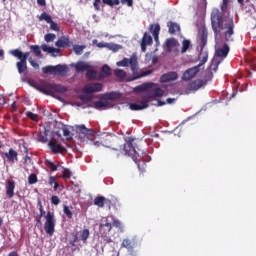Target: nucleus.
I'll return each mask as SVG.
<instances>
[{
  "label": "nucleus",
  "instance_id": "nucleus-1",
  "mask_svg": "<svg viewBox=\"0 0 256 256\" xmlns=\"http://www.w3.org/2000/svg\"><path fill=\"white\" fill-rule=\"evenodd\" d=\"M229 0H223L221 11L213 9L211 13V25L216 41H221L224 37L225 41H231V36L234 35L235 22L233 18L223 20V13H226Z\"/></svg>",
  "mask_w": 256,
  "mask_h": 256
},
{
  "label": "nucleus",
  "instance_id": "nucleus-2",
  "mask_svg": "<svg viewBox=\"0 0 256 256\" xmlns=\"http://www.w3.org/2000/svg\"><path fill=\"white\" fill-rule=\"evenodd\" d=\"M38 91L44 93V95H55V93H67V88L59 84H51L43 82L37 87Z\"/></svg>",
  "mask_w": 256,
  "mask_h": 256
},
{
  "label": "nucleus",
  "instance_id": "nucleus-3",
  "mask_svg": "<svg viewBox=\"0 0 256 256\" xmlns=\"http://www.w3.org/2000/svg\"><path fill=\"white\" fill-rule=\"evenodd\" d=\"M135 141V138L128 137L126 140V143L124 144V151L125 155H128V157H132L133 161L138 166L139 171H141V165L139 164V153L137 152V149L133 146V142Z\"/></svg>",
  "mask_w": 256,
  "mask_h": 256
},
{
  "label": "nucleus",
  "instance_id": "nucleus-4",
  "mask_svg": "<svg viewBox=\"0 0 256 256\" xmlns=\"http://www.w3.org/2000/svg\"><path fill=\"white\" fill-rule=\"evenodd\" d=\"M44 231L50 237H53L55 233V215L51 211H48L45 215Z\"/></svg>",
  "mask_w": 256,
  "mask_h": 256
},
{
  "label": "nucleus",
  "instance_id": "nucleus-5",
  "mask_svg": "<svg viewBox=\"0 0 256 256\" xmlns=\"http://www.w3.org/2000/svg\"><path fill=\"white\" fill-rule=\"evenodd\" d=\"M67 65L58 64L56 66H46L42 68L44 75H65L67 73Z\"/></svg>",
  "mask_w": 256,
  "mask_h": 256
},
{
  "label": "nucleus",
  "instance_id": "nucleus-6",
  "mask_svg": "<svg viewBox=\"0 0 256 256\" xmlns=\"http://www.w3.org/2000/svg\"><path fill=\"white\" fill-rule=\"evenodd\" d=\"M48 147L53 155H65L67 148L57 142L56 139H52L48 142Z\"/></svg>",
  "mask_w": 256,
  "mask_h": 256
},
{
  "label": "nucleus",
  "instance_id": "nucleus-7",
  "mask_svg": "<svg viewBox=\"0 0 256 256\" xmlns=\"http://www.w3.org/2000/svg\"><path fill=\"white\" fill-rule=\"evenodd\" d=\"M128 65H130L132 72L134 73L133 79H141V77H147V75H151L153 73L152 70H146L137 75V59L135 58L128 59Z\"/></svg>",
  "mask_w": 256,
  "mask_h": 256
},
{
  "label": "nucleus",
  "instance_id": "nucleus-8",
  "mask_svg": "<svg viewBox=\"0 0 256 256\" xmlns=\"http://www.w3.org/2000/svg\"><path fill=\"white\" fill-rule=\"evenodd\" d=\"M199 71H201V65L188 68L182 74V81H191V79L197 76V73H199Z\"/></svg>",
  "mask_w": 256,
  "mask_h": 256
},
{
  "label": "nucleus",
  "instance_id": "nucleus-9",
  "mask_svg": "<svg viewBox=\"0 0 256 256\" xmlns=\"http://www.w3.org/2000/svg\"><path fill=\"white\" fill-rule=\"evenodd\" d=\"M100 91H103V84L101 83H90L84 86L86 95H93V93H99Z\"/></svg>",
  "mask_w": 256,
  "mask_h": 256
},
{
  "label": "nucleus",
  "instance_id": "nucleus-10",
  "mask_svg": "<svg viewBox=\"0 0 256 256\" xmlns=\"http://www.w3.org/2000/svg\"><path fill=\"white\" fill-rule=\"evenodd\" d=\"M163 95H165V91L160 87H157L148 91L143 99H145L149 103L150 99H155L156 97H163Z\"/></svg>",
  "mask_w": 256,
  "mask_h": 256
},
{
  "label": "nucleus",
  "instance_id": "nucleus-11",
  "mask_svg": "<svg viewBox=\"0 0 256 256\" xmlns=\"http://www.w3.org/2000/svg\"><path fill=\"white\" fill-rule=\"evenodd\" d=\"M77 131L80 133V135H84L86 139H90V141H93V139H95L96 132H94L93 129H88L87 127H85V125L78 126Z\"/></svg>",
  "mask_w": 256,
  "mask_h": 256
},
{
  "label": "nucleus",
  "instance_id": "nucleus-12",
  "mask_svg": "<svg viewBox=\"0 0 256 256\" xmlns=\"http://www.w3.org/2000/svg\"><path fill=\"white\" fill-rule=\"evenodd\" d=\"M71 45H73V42H71V39H69V36H61L55 42V46L59 47L60 49H67L71 47Z\"/></svg>",
  "mask_w": 256,
  "mask_h": 256
},
{
  "label": "nucleus",
  "instance_id": "nucleus-13",
  "mask_svg": "<svg viewBox=\"0 0 256 256\" xmlns=\"http://www.w3.org/2000/svg\"><path fill=\"white\" fill-rule=\"evenodd\" d=\"M165 48L168 53H173V51H177V48L179 47V41L175 38H168L165 41Z\"/></svg>",
  "mask_w": 256,
  "mask_h": 256
},
{
  "label": "nucleus",
  "instance_id": "nucleus-14",
  "mask_svg": "<svg viewBox=\"0 0 256 256\" xmlns=\"http://www.w3.org/2000/svg\"><path fill=\"white\" fill-rule=\"evenodd\" d=\"M38 207H39L40 214L35 216V221H36L35 226L43 227V222L41 221V219H43V217H45L47 212H45V210H43V203H41V200L38 201Z\"/></svg>",
  "mask_w": 256,
  "mask_h": 256
},
{
  "label": "nucleus",
  "instance_id": "nucleus-15",
  "mask_svg": "<svg viewBox=\"0 0 256 256\" xmlns=\"http://www.w3.org/2000/svg\"><path fill=\"white\" fill-rule=\"evenodd\" d=\"M152 44H153V37H151V35L145 32L141 40L142 53H145L147 51V46Z\"/></svg>",
  "mask_w": 256,
  "mask_h": 256
},
{
  "label": "nucleus",
  "instance_id": "nucleus-16",
  "mask_svg": "<svg viewBox=\"0 0 256 256\" xmlns=\"http://www.w3.org/2000/svg\"><path fill=\"white\" fill-rule=\"evenodd\" d=\"M149 107V100L144 99L140 102V104L137 103H130L129 108L131 111H143V109H147Z\"/></svg>",
  "mask_w": 256,
  "mask_h": 256
},
{
  "label": "nucleus",
  "instance_id": "nucleus-17",
  "mask_svg": "<svg viewBox=\"0 0 256 256\" xmlns=\"http://www.w3.org/2000/svg\"><path fill=\"white\" fill-rule=\"evenodd\" d=\"M8 163H15V161H19V153L15 151V149L10 148L8 152L4 153Z\"/></svg>",
  "mask_w": 256,
  "mask_h": 256
},
{
  "label": "nucleus",
  "instance_id": "nucleus-18",
  "mask_svg": "<svg viewBox=\"0 0 256 256\" xmlns=\"http://www.w3.org/2000/svg\"><path fill=\"white\" fill-rule=\"evenodd\" d=\"M178 77L177 72H167L160 77V82L169 83V81H177Z\"/></svg>",
  "mask_w": 256,
  "mask_h": 256
},
{
  "label": "nucleus",
  "instance_id": "nucleus-19",
  "mask_svg": "<svg viewBox=\"0 0 256 256\" xmlns=\"http://www.w3.org/2000/svg\"><path fill=\"white\" fill-rule=\"evenodd\" d=\"M205 85H206L205 80L196 79L189 84L188 89L190 91H199V89H201V87H205Z\"/></svg>",
  "mask_w": 256,
  "mask_h": 256
},
{
  "label": "nucleus",
  "instance_id": "nucleus-20",
  "mask_svg": "<svg viewBox=\"0 0 256 256\" xmlns=\"http://www.w3.org/2000/svg\"><path fill=\"white\" fill-rule=\"evenodd\" d=\"M29 52H21L19 49H14L10 51V55H13V57H17L20 61L27 62V59H29Z\"/></svg>",
  "mask_w": 256,
  "mask_h": 256
},
{
  "label": "nucleus",
  "instance_id": "nucleus-21",
  "mask_svg": "<svg viewBox=\"0 0 256 256\" xmlns=\"http://www.w3.org/2000/svg\"><path fill=\"white\" fill-rule=\"evenodd\" d=\"M6 195L9 199H13L15 196V181L7 180L6 182Z\"/></svg>",
  "mask_w": 256,
  "mask_h": 256
},
{
  "label": "nucleus",
  "instance_id": "nucleus-22",
  "mask_svg": "<svg viewBox=\"0 0 256 256\" xmlns=\"http://www.w3.org/2000/svg\"><path fill=\"white\" fill-rule=\"evenodd\" d=\"M150 33H152L155 41H159V32L161 31V26L159 24H150Z\"/></svg>",
  "mask_w": 256,
  "mask_h": 256
},
{
  "label": "nucleus",
  "instance_id": "nucleus-23",
  "mask_svg": "<svg viewBox=\"0 0 256 256\" xmlns=\"http://www.w3.org/2000/svg\"><path fill=\"white\" fill-rule=\"evenodd\" d=\"M88 69H91V65H89V63L78 62L77 64H75V70L77 71V73H83L85 71H88Z\"/></svg>",
  "mask_w": 256,
  "mask_h": 256
},
{
  "label": "nucleus",
  "instance_id": "nucleus-24",
  "mask_svg": "<svg viewBox=\"0 0 256 256\" xmlns=\"http://www.w3.org/2000/svg\"><path fill=\"white\" fill-rule=\"evenodd\" d=\"M216 55L217 57H222L223 59H225V57L229 55V45L224 44L220 49L216 51Z\"/></svg>",
  "mask_w": 256,
  "mask_h": 256
},
{
  "label": "nucleus",
  "instance_id": "nucleus-25",
  "mask_svg": "<svg viewBox=\"0 0 256 256\" xmlns=\"http://www.w3.org/2000/svg\"><path fill=\"white\" fill-rule=\"evenodd\" d=\"M168 31L170 35H175V33L181 31V26L175 22H169L168 24Z\"/></svg>",
  "mask_w": 256,
  "mask_h": 256
},
{
  "label": "nucleus",
  "instance_id": "nucleus-26",
  "mask_svg": "<svg viewBox=\"0 0 256 256\" xmlns=\"http://www.w3.org/2000/svg\"><path fill=\"white\" fill-rule=\"evenodd\" d=\"M113 229V225L109 222L100 224V233L107 235Z\"/></svg>",
  "mask_w": 256,
  "mask_h": 256
},
{
  "label": "nucleus",
  "instance_id": "nucleus-27",
  "mask_svg": "<svg viewBox=\"0 0 256 256\" xmlns=\"http://www.w3.org/2000/svg\"><path fill=\"white\" fill-rule=\"evenodd\" d=\"M207 29H202L201 34H200V41H201V51L205 49V45H207Z\"/></svg>",
  "mask_w": 256,
  "mask_h": 256
},
{
  "label": "nucleus",
  "instance_id": "nucleus-28",
  "mask_svg": "<svg viewBox=\"0 0 256 256\" xmlns=\"http://www.w3.org/2000/svg\"><path fill=\"white\" fill-rule=\"evenodd\" d=\"M153 87V83H144L142 85L136 86L134 88L135 93H142V91H147V89H151Z\"/></svg>",
  "mask_w": 256,
  "mask_h": 256
},
{
  "label": "nucleus",
  "instance_id": "nucleus-29",
  "mask_svg": "<svg viewBox=\"0 0 256 256\" xmlns=\"http://www.w3.org/2000/svg\"><path fill=\"white\" fill-rule=\"evenodd\" d=\"M16 67L18 69V73H25V71H27V62L20 60L16 63Z\"/></svg>",
  "mask_w": 256,
  "mask_h": 256
},
{
  "label": "nucleus",
  "instance_id": "nucleus-30",
  "mask_svg": "<svg viewBox=\"0 0 256 256\" xmlns=\"http://www.w3.org/2000/svg\"><path fill=\"white\" fill-rule=\"evenodd\" d=\"M105 197L104 196H97L95 199H94V205H96V207H100V208H103L105 207Z\"/></svg>",
  "mask_w": 256,
  "mask_h": 256
},
{
  "label": "nucleus",
  "instance_id": "nucleus-31",
  "mask_svg": "<svg viewBox=\"0 0 256 256\" xmlns=\"http://www.w3.org/2000/svg\"><path fill=\"white\" fill-rule=\"evenodd\" d=\"M41 49L44 53H59V49L47 46V44H42Z\"/></svg>",
  "mask_w": 256,
  "mask_h": 256
},
{
  "label": "nucleus",
  "instance_id": "nucleus-32",
  "mask_svg": "<svg viewBox=\"0 0 256 256\" xmlns=\"http://www.w3.org/2000/svg\"><path fill=\"white\" fill-rule=\"evenodd\" d=\"M86 79H88V81H95V79H97V71L88 69L86 72Z\"/></svg>",
  "mask_w": 256,
  "mask_h": 256
},
{
  "label": "nucleus",
  "instance_id": "nucleus-33",
  "mask_svg": "<svg viewBox=\"0 0 256 256\" xmlns=\"http://www.w3.org/2000/svg\"><path fill=\"white\" fill-rule=\"evenodd\" d=\"M87 49L86 45H73V51L75 53V55H83V50Z\"/></svg>",
  "mask_w": 256,
  "mask_h": 256
},
{
  "label": "nucleus",
  "instance_id": "nucleus-34",
  "mask_svg": "<svg viewBox=\"0 0 256 256\" xmlns=\"http://www.w3.org/2000/svg\"><path fill=\"white\" fill-rule=\"evenodd\" d=\"M114 75L120 79V81H123V79H125L127 77V72H125V70L122 69H116L114 70Z\"/></svg>",
  "mask_w": 256,
  "mask_h": 256
},
{
  "label": "nucleus",
  "instance_id": "nucleus-35",
  "mask_svg": "<svg viewBox=\"0 0 256 256\" xmlns=\"http://www.w3.org/2000/svg\"><path fill=\"white\" fill-rule=\"evenodd\" d=\"M89 229H84L80 231V240L83 241V243H87V239H89Z\"/></svg>",
  "mask_w": 256,
  "mask_h": 256
},
{
  "label": "nucleus",
  "instance_id": "nucleus-36",
  "mask_svg": "<svg viewBox=\"0 0 256 256\" xmlns=\"http://www.w3.org/2000/svg\"><path fill=\"white\" fill-rule=\"evenodd\" d=\"M121 247L128 249V251H133V242L129 239H124L122 241Z\"/></svg>",
  "mask_w": 256,
  "mask_h": 256
},
{
  "label": "nucleus",
  "instance_id": "nucleus-37",
  "mask_svg": "<svg viewBox=\"0 0 256 256\" xmlns=\"http://www.w3.org/2000/svg\"><path fill=\"white\" fill-rule=\"evenodd\" d=\"M207 59H209V54H207V52H201L200 63L198 65H200V67H203V65L207 63Z\"/></svg>",
  "mask_w": 256,
  "mask_h": 256
},
{
  "label": "nucleus",
  "instance_id": "nucleus-38",
  "mask_svg": "<svg viewBox=\"0 0 256 256\" xmlns=\"http://www.w3.org/2000/svg\"><path fill=\"white\" fill-rule=\"evenodd\" d=\"M39 21H46V23H51V21L53 20L51 18V15L47 14V12H43L39 17H38Z\"/></svg>",
  "mask_w": 256,
  "mask_h": 256
},
{
  "label": "nucleus",
  "instance_id": "nucleus-39",
  "mask_svg": "<svg viewBox=\"0 0 256 256\" xmlns=\"http://www.w3.org/2000/svg\"><path fill=\"white\" fill-rule=\"evenodd\" d=\"M102 3L109 7H115V5H121V0H102Z\"/></svg>",
  "mask_w": 256,
  "mask_h": 256
},
{
  "label": "nucleus",
  "instance_id": "nucleus-40",
  "mask_svg": "<svg viewBox=\"0 0 256 256\" xmlns=\"http://www.w3.org/2000/svg\"><path fill=\"white\" fill-rule=\"evenodd\" d=\"M101 71L103 73L102 77H111V67H109V65L105 64L102 66Z\"/></svg>",
  "mask_w": 256,
  "mask_h": 256
},
{
  "label": "nucleus",
  "instance_id": "nucleus-41",
  "mask_svg": "<svg viewBox=\"0 0 256 256\" xmlns=\"http://www.w3.org/2000/svg\"><path fill=\"white\" fill-rule=\"evenodd\" d=\"M189 47H191V41L183 40L181 53H187V51L189 50Z\"/></svg>",
  "mask_w": 256,
  "mask_h": 256
},
{
  "label": "nucleus",
  "instance_id": "nucleus-42",
  "mask_svg": "<svg viewBox=\"0 0 256 256\" xmlns=\"http://www.w3.org/2000/svg\"><path fill=\"white\" fill-rule=\"evenodd\" d=\"M30 49L34 52L36 57H41V47H39V45H31Z\"/></svg>",
  "mask_w": 256,
  "mask_h": 256
},
{
  "label": "nucleus",
  "instance_id": "nucleus-43",
  "mask_svg": "<svg viewBox=\"0 0 256 256\" xmlns=\"http://www.w3.org/2000/svg\"><path fill=\"white\" fill-rule=\"evenodd\" d=\"M55 39H57V35L53 33H48L44 36V41H46V43H51L52 41H55Z\"/></svg>",
  "mask_w": 256,
  "mask_h": 256
},
{
  "label": "nucleus",
  "instance_id": "nucleus-44",
  "mask_svg": "<svg viewBox=\"0 0 256 256\" xmlns=\"http://www.w3.org/2000/svg\"><path fill=\"white\" fill-rule=\"evenodd\" d=\"M112 227H116V229H119L120 233H123L124 231L123 224H121V221L119 220H114L112 222Z\"/></svg>",
  "mask_w": 256,
  "mask_h": 256
},
{
  "label": "nucleus",
  "instance_id": "nucleus-45",
  "mask_svg": "<svg viewBox=\"0 0 256 256\" xmlns=\"http://www.w3.org/2000/svg\"><path fill=\"white\" fill-rule=\"evenodd\" d=\"M37 174L32 173L28 176V183L29 185H35V183H37Z\"/></svg>",
  "mask_w": 256,
  "mask_h": 256
},
{
  "label": "nucleus",
  "instance_id": "nucleus-46",
  "mask_svg": "<svg viewBox=\"0 0 256 256\" xmlns=\"http://www.w3.org/2000/svg\"><path fill=\"white\" fill-rule=\"evenodd\" d=\"M80 99L83 103H89V101L93 99V96L92 94H83V95H80Z\"/></svg>",
  "mask_w": 256,
  "mask_h": 256
},
{
  "label": "nucleus",
  "instance_id": "nucleus-47",
  "mask_svg": "<svg viewBox=\"0 0 256 256\" xmlns=\"http://www.w3.org/2000/svg\"><path fill=\"white\" fill-rule=\"evenodd\" d=\"M94 107L95 109H102V107H107V101H102V100L96 101L94 102Z\"/></svg>",
  "mask_w": 256,
  "mask_h": 256
},
{
  "label": "nucleus",
  "instance_id": "nucleus-48",
  "mask_svg": "<svg viewBox=\"0 0 256 256\" xmlns=\"http://www.w3.org/2000/svg\"><path fill=\"white\" fill-rule=\"evenodd\" d=\"M26 117H28V119H31L32 121H39V116L31 111L26 112Z\"/></svg>",
  "mask_w": 256,
  "mask_h": 256
},
{
  "label": "nucleus",
  "instance_id": "nucleus-49",
  "mask_svg": "<svg viewBox=\"0 0 256 256\" xmlns=\"http://www.w3.org/2000/svg\"><path fill=\"white\" fill-rule=\"evenodd\" d=\"M64 213L68 219H73V212L69 208V206L64 205Z\"/></svg>",
  "mask_w": 256,
  "mask_h": 256
},
{
  "label": "nucleus",
  "instance_id": "nucleus-50",
  "mask_svg": "<svg viewBox=\"0 0 256 256\" xmlns=\"http://www.w3.org/2000/svg\"><path fill=\"white\" fill-rule=\"evenodd\" d=\"M50 171H57V168L59 167V165H55V163H53V161L51 160H47L46 161Z\"/></svg>",
  "mask_w": 256,
  "mask_h": 256
},
{
  "label": "nucleus",
  "instance_id": "nucleus-51",
  "mask_svg": "<svg viewBox=\"0 0 256 256\" xmlns=\"http://www.w3.org/2000/svg\"><path fill=\"white\" fill-rule=\"evenodd\" d=\"M118 67H129V59L124 58L123 60L117 62Z\"/></svg>",
  "mask_w": 256,
  "mask_h": 256
},
{
  "label": "nucleus",
  "instance_id": "nucleus-52",
  "mask_svg": "<svg viewBox=\"0 0 256 256\" xmlns=\"http://www.w3.org/2000/svg\"><path fill=\"white\" fill-rule=\"evenodd\" d=\"M63 179H71V170L65 168L62 173Z\"/></svg>",
  "mask_w": 256,
  "mask_h": 256
},
{
  "label": "nucleus",
  "instance_id": "nucleus-53",
  "mask_svg": "<svg viewBox=\"0 0 256 256\" xmlns=\"http://www.w3.org/2000/svg\"><path fill=\"white\" fill-rule=\"evenodd\" d=\"M62 131H63L64 137H66L67 139L73 138L71 131H69L67 127L62 128Z\"/></svg>",
  "mask_w": 256,
  "mask_h": 256
},
{
  "label": "nucleus",
  "instance_id": "nucleus-54",
  "mask_svg": "<svg viewBox=\"0 0 256 256\" xmlns=\"http://www.w3.org/2000/svg\"><path fill=\"white\" fill-rule=\"evenodd\" d=\"M49 23L51 31H59V25L56 22H53V20H51V22Z\"/></svg>",
  "mask_w": 256,
  "mask_h": 256
},
{
  "label": "nucleus",
  "instance_id": "nucleus-55",
  "mask_svg": "<svg viewBox=\"0 0 256 256\" xmlns=\"http://www.w3.org/2000/svg\"><path fill=\"white\" fill-rule=\"evenodd\" d=\"M51 203H52V205H59V203H61V200L59 199V196H52L51 197Z\"/></svg>",
  "mask_w": 256,
  "mask_h": 256
},
{
  "label": "nucleus",
  "instance_id": "nucleus-56",
  "mask_svg": "<svg viewBox=\"0 0 256 256\" xmlns=\"http://www.w3.org/2000/svg\"><path fill=\"white\" fill-rule=\"evenodd\" d=\"M108 49H110V51H114V53H116V51H119V45L117 44H108Z\"/></svg>",
  "mask_w": 256,
  "mask_h": 256
},
{
  "label": "nucleus",
  "instance_id": "nucleus-57",
  "mask_svg": "<svg viewBox=\"0 0 256 256\" xmlns=\"http://www.w3.org/2000/svg\"><path fill=\"white\" fill-rule=\"evenodd\" d=\"M93 5H94L95 11H101V0H95Z\"/></svg>",
  "mask_w": 256,
  "mask_h": 256
},
{
  "label": "nucleus",
  "instance_id": "nucleus-58",
  "mask_svg": "<svg viewBox=\"0 0 256 256\" xmlns=\"http://www.w3.org/2000/svg\"><path fill=\"white\" fill-rule=\"evenodd\" d=\"M122 5H127L128 7H133V0H121Z\"/></svg>",
  "mask_w": 256,
  "mask_h": 256
},
{
  "label": "nucleus",
  "instance_id": "nucleus-59",
  "mask_svg": "<svg viewBox=\"0 0 256 256\" xmlns=\"http://www.w3.org/2000/svg\"><path fill=\"white\" fill-rule=\"evenodd\" d=\"M40 143H47V135L40 134L38 137Z\"/></svg>",
  "mask_w": 256,
  "mask_h": 256
},
{
  "label": "nucleus",
  "instance_id": "nucleus-60",
  "mask_svg": "<svg viewBox=\"0 0 256 256\" xmlns=\"http://www.w3.org/2000/svg\"><path fill=\"white\" fill-rule=\"evenodd\" d=\"M36 1L40 7H45L47 5V1L45 0H36Z\"/></svg>",
  "mask_w": 256,
  "mask_h": 256
},
{
  "label": "nucleus",
  "instance_id": "nucleus-61",
  "mask_svg": "<svg viewBox=\"0 0 256 256\" xmlns=\"http://www.w3.org/2000/svg\"><path fill=\"white\" fill-rule=\"evenodd\" d=\"M49 185H55V176H50L48 180Z\"/></svg>",
  "mask_w": 256,
  "mask_h": 256
},
{
  "label": "nucleus",
  "instance_id": "nucleus-62",
  "mask_svg": "<svg viewBox=\"0 0 256 256\" xmlns=\"http://www.w3.org/2000/svg\"><path fill=\"white\" fill-rule=\"evenodd\" d=\"M176 101H177V99H175V98H167L166 99V103H168L169 105L175 103Z\"/></svg>",
  "mask_w": 256,
  "mask_h": 256
},
{
  "label": "nucleus",
  "instance_id": "nucleus-63",
  "mask_svg": "<svg viewBox=\"0 0 256 256\" xmlns=\"http://www.w3.org/2000/svg\"><path fill=\"white\" fill-rule=\"evenodd\" d=\"M97 47H99V49H103L105 47H108V44L107 43H103V42H100L97 44Z\"/></svg>",
  "mask_w": 256,
  "mask_h": 256
},
{
  "label": "nucleus",
  "instance_id": "nucleus-64",
  "mask_svg": "<svg viewBox=\"0 0 256 256\" xmlns=\"http://www.w3.org/2000/svg\"><path fill=\"white\" fill-rule=\"evenodd\" d=\"M8 256H19V254L17 253V251H12L8 254Z\"/></svg>",
  "mask_w": 256,
  "mask_h": 256
}]
</instances>
